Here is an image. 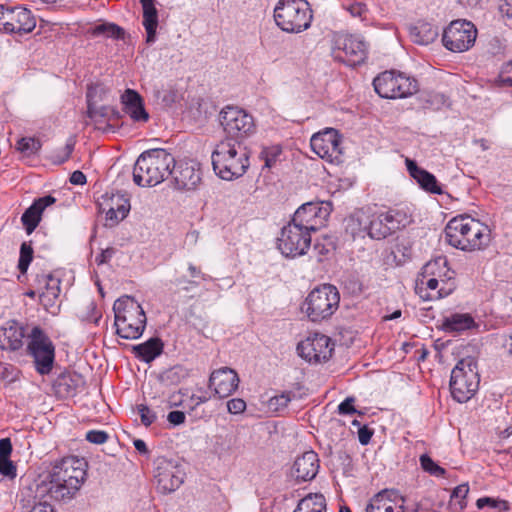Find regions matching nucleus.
I'll list each match as a JSON object with an SVG mask.
<instances>
[{
    "instance_id": "obj_1",
    "label": "nucleus",
    "mask_w": 512,
    "mask_h": 512,
    "mask_svg": "<svg viewBox=\"0 0 512 512\" xmlns=\"http://www.w3.org/2000/svg\"><path fill=\"white\" fill-rule=\"evenodd\" d=\"M444 232L447 243L463 251L485 248L490 242L491 235L487 225L467 215L452 218Z\"/></svg>"
},
{
    "instance_id": "obj_2",
    "label": "nucleus",
    "mask_w": 512,
    "mask_h": 512,
    "mask_svg": "<svg viewBox=\"0 0 512 512\" xmlns=\"http://www.w3.org/2000/svg\"><path fill=\"white\" fill-rule=\"evenodd\" d=\"M174 156L165 149L156 148L142 152L133 168V181L140 187H153L172 174Z\"/></svg>"
},
{
    "instance_id": "obj_3",
    "label": "nucleus",
    "mask_w": 512,
    "mask_h": 512,
    "mask_svg": "<svg viewBox=\"0 0 512 512\" xmlns=\"http://www.w3.org/2000/svg\"><path fill=\"white\" fill-rule=\"evenodd\" d=\"M211 160L215 174L226 181L242 177L250 166L248 148L229 140H221L216 144Z\"/></svg>"
},
{
    "instance_id": "obj_4",
    "label": "nucleus",
    "mask_w": 512,
    "mask_h": 512,
    "mask_svg": "<svg viewBox=\"0 0 512 512\" xmlns=\"http://www.w3.org/2000/svg\"><path fill=\"white\" fill-rule=\"evenodd\" d=\"M116 333L124 339H138L146 326V314L142 306L131 296L118 298L113 305Z\"/></svg>"
},
{
    "instance_id": "obj_5",
    "label": "nucleus",
    "mask_w": 512,
    "mask_h": 512,
    "mask_svg": "<svg viewBox=\"0 0 512 512\" xmlns=\"http://www.w3.org/2000/svg\"><path fill=\"white\" fill-rule=\"evenodd\" d=\"M449 272L445 258L428 262L423 268V278L417 282L416 292L426 301L448 296L454 289L453 283H449Z\"/></svg>"
},
{
    "instance_id": "obj_6",
    "label": "nucleus",
    "mask_w": 512,
    "mask_h": 512,
    "mask_svg": "<svg viewBox=\"0 0 512 512\" xmlns=\"http://www.w3.org/2000/svg\"><path fill=\"white\" fill-rule=\"evenodd\" d=\"M312 18V10L306 0H279L274 9L277 26L288 33L306 30Z\"/></svg>"
},
{
    "instance_id": "obj_7",
    "label": "nucleus",
    "mask_w": 512,
    "mask_h": 512,
    "mask_svg": "<svg viewBox=\"0 0 512 512\" xmlns=\"http://www.w3.org/2000/svg\"><path fill=\"white\" fill-rule=\"evenodd\" d=\"M219 123L225 134L222 140L229 142L244 144L256 133L253 116L238 106H225L219 113Z\"/></svg>"
},
{
    "instance_id": "obj_8",
    "label": "nucleus",
    "mask_w": 512,
    "mask_h": 512,
    "mask_svg": "<svg viewBox=\"0 0 512 512\" xmlns=\"http://www.w3.org/2000/svg\"><path fill=\"white\" fill-rule=\"evenodd\" d=\"M479 382L476 360L472 357L459 360L452 369L450 378V390L453 398L459 403L467 402L477 392Z\"/></svg>"
},
{
    "instance_id": "obj_9",
    "label": "nucleus",
    "mask_w": 512,
    "mask_h": 512,
    "mask_svg": "<svg viewBox=\"0 0 512 512\" xmlns=\"http://www.w3.org/2000/svg\"><path fill=\"white\" fill-rule=\"evenodd\" d=\"M376 93L386 99L407 98L418 92L415 78L395 70L384 71L373 80Z\"/></svg>"
},
{
    "instance_id": "obj_10",
    "label": "nucleus",
    "mask_w": 512,
    "mask_h": 512,
    "mask_svg": "<svg viewBox=\"0 0 512 512\" xmlns=\"http://www.w3.org/2000/svg\"><path fill=\"white\" fill-rule=\"evenodd\" d=\"M339 301L340 295L337 288L324 284L308 294L303 309L311 321L319 322L333 315L339 306Z\"/></svg>"
},
{
    "instance_id": "obj_11",
    "label": "nucleus",
    "mask_w": 512,
    "mask_h": 512,
    "mask_svg": "<svg viewBox=\"0 0 512 512\" xmlns=\"http://www.w3.org/2000/svg\"><path fill=\"white\" fill-rule=\"evenodd\" d=\"M347 230L353 237L367 234L375 240H382L393 234L384 212L368 215L363 210L356 211L349 217Z\"/></svg>"
},
{
    "instance_id": "obj_12",
    "label": "nucleus",
    "mask_w": 512,
    "mask_h": 512,
    "mask_svg": "<svg viewBox=\"0 0 512 512\" xmlns=\"http://www.w3.org/2000/svg\"><path fill=\"white\" fill-rule=\"evenodd\" d=\"M27 352L33 358L36 371L40 375H48L55 359V348L44 331L35 326L28 334Z\"/></svg>"
},
{
    "instance_id": "obj_13",
    "label": "nucleus",
    "mask_w": 512,
    "mask_h": 512,
    "mask_svg": "<svg viewBox=\"0 0 512 512\" xmlns=\"http://www.w3.org/2000/svg\"><path fill=\"white\" fill-rule=\"evenodd\" d=\"M80 490L70 485L66 479L59 477H50L48 475H39L30 484V493L36 497H47L48 499L69 502L76 497Z\"/></svg>"
},
{
    "instance_id": "obj_14",
    "label": "nucleus",
    "mask_w": 512,
    "mask_h": 512,
    "mask_svg": "<svg viewBox=\"0 0 512 512\" xmlns=\"http://www.w3.org/2000/svg\"><path fill=\"white\" fill-rule=\"evenodd\" d=\"M342 137L334 128H325L315 133L310 140L312 151L321 159L333 165H340L344 161Z\"/></svg>"
},
{
    "instance_id": "obj_15",
    "label": "nucleus",
    "mask_w": 512,
    "mask_h": 512,
    "mask_svg": "<svg viewBox=\"0 0 512 512\" xmlns=\"http://www.w3.org/2000/svg\"><path fill=\"white\" fill-rule=\"evenodd\" d=\"M43 474L66 479L70 485L80 490L86 480L87 462L77 456H65L53 461Z\"/></svg>"
},
{
    "instance_id": "obj_16",
    "label": "nucleus",
    "mask_w": 512,
    "mask_h": 512,
    "mask_svg": "<svg viewBox=\"0 0 512 512\" xmlns=\"http://www.w3.org/2000/svg\"><path fill=\"white\" fill-rule=\"evenodd\" d=\"M477 29L475 25L467 20L452 21L444 30L443 45L452 52H465L475 43Z\"/></svg>"
},
{
    "instance_id": "obj_17",
    "label": "nucleus",
    "mask_w": 512,
    "mask_h": 512,
    "mask_svg": "<svg viewBox=\"0 0 512 512\" xmlns=\"http://www.w3.org/2000/svg\"><path fill=\"white\" fill-rule=\"evenodd\" d=\"M277 244L285 257L294 258L306 254L311 244V236L297 224L289 222L282 228Z\"/></svg>"
},
{
    "instance_id": "obj_18",
    "label": "nucleus",
    "mask_w": 512,
    "mask_h": 512,
    "mask_svg": "<svg viewBox=\"0 0 512 512\" xmlns=\"http://www.w3.org/2000/svg\"><path fill=\"white\" fill-rule=\"evenodd\" d=\"M185 476L183 466L177 461L158 459L154 477L159 492L168 494L176 491L183 484Z\"/></svg>"
},
{
    "instance_id": "obj_19",
    "label": "nucleus",
    "mask_w": 512,
    "mask_h": 512,
    "mask_svg": "<svg viewBox=\"0 0 512 512\" xmlns=\"http://www.w3.org/2000/svg\"><path fill=\"white\" fill-rule=\"evenodd\" d=\"M36 26V20L27 8L15 6L4 7L0 30L6 33H29Z\"/></svg>"
},
{
    "instance_id": "obj_20",
    "label": "nucleus",
    "mask_w": 512,
    "mask_h": 512,
    "mask_svg": "<svg viewBox=\"0 0 512 512\" xmlns=\"http://www.w3.org/2000/svg\"><path fill=\"white\" fill-rule=\"evenodd\" d=\"M330 342L328 336L314 334L297 345L298 355L310 363L325 362L332 355L333 347Z\"/></svg>"
},
{
    "instance_id": "obj_21",
    "label": "nucleus",
    "mask_w": 512,
    "mask_h": 512,
    "mask_svg": "<svg viewBox=\"0 0 512 512\" xmlns=\"http://www.w3.org/2000/svg\"><path fill=\"white\" fill-rule=\"evenodd\" d=\"M35 286L38 287L39 301L48 312L55 313L56 300L60 295V278L52 273L36 274Z\"/></svg>"
},
{
    "instance_id": "obj_22",
    "label": "nucleus",
    "mask_w": 512,
    "mask_h": 512,
    "mask_svg": "<svg viewBox=\"0 0 512 512\" xmlns=\"http://www.w3.org/2000/svg\"><path fill=\"white\" fill-rule=\"evenodd\" d=\"M171 175L173 176L174 186L178 190H195L201 182L200 168L194 161L175 162Z\"/></svg>"
},
{
    "instance_id": "obj_23",
    "label": "nucleus",
    "mask_w": 512,
    "mask_h": 512,
    "mask_svg": "<svg viewBox=\"0 0 512 512\" xmlns=\"http://www.w3.org/2000/svg\"><path fill=\"white\" fill-rule=\"evenodd\" d=\"M99 208L101 212L106 213V220L111 221L112 224H117L126 216L130 211L129 199L124 194L105 193L99 200Z\"/></svg>"
},
{
    "instance_id": "obj_24",
    "label": "nucleus",
    "mask_w": 512,
    "mask_h": 512,
    "mask_svg": "<svg viewBox=\"0 0 512 512\" xmlns=\"http://www.w3.org/2000/svg\"><path fill=\"white\" fill-rule=\"evenodd\" d=\"M338 48L344 53L343 61L350 66L364 62L368 44L360 35H346L337 40Z\"/></svg>"
},
{
    "instance_id": "obj_25",
    "label": "nucleus",
    "mask_w": 512,
    "mask_h": 512,
    "mask_svg": "<svg viewBox=\"0 0 512 512\" xmlns=\"http://www.w3.org/2000/svg\"><path fill=\"white\" fill-rule=\"evenodd\" d=\"M327 215V210L323 209L319 203L308 202L296 210L290 222L310 233L317 230L318 225L322 224V220Z\"/></svg>"
},
{
    "instance_id": "obj_26",
    "label": "nucleus",
    "mask_w": 512,
    "mask_h": 512,
    "mask_svg": "<svg viewBox=\"0 0 512 512\" xmlns=\"http://www.w3.org/2000/svg\"><path fill=\"white\" fill-rule=\"evenodd\" d=\"M239 382V377L233 369L222 367L210 375L209 387L213 388L220 398H225L238 388Z\"/></svg>"
},
{
    "instance_id": "obj_27",
    "label": "nucleus",
    "mask_w": 512,
    "mask_h": 512,
    "mask_svg": "<svg viewBox=\"0 0 512 512\" xmlns=\"http://www.w3.org/2000/svg\"><path fill=\"white\" fill-rule=\"evenodd\" d=\"M405 499L395 490L376 494L366 507V512H404Z\"/></svg>"
},
{
    "instance_id": "obj_28",
    "label": "nucleus",
    "mask_w": 512,
    "mask_h": 512,
    "mask_svg": "<svg viewBox=\"0 0 512 512\" xmlns=\"http://www.w3.org/2000/svg\"><path fill=\"white\" fill-rule=\"evenodd\" d=\"M25 331L17 321L10 320L0 328V348L14 352L24 345Z\"/></svg>"
},
{
    "instance_id": "obj_29",
    "label": "nucleus",
    "mask_w": 512,
    "mask_h": 512,
    "mask_svg": "<svg viewBox=\"0 0 512 512\" xmlns=\"http://www.w3.org/2000/svg\"><path fill=\"white\" fill-rule=\"evenodd\" d=\"M319 458L314 451H306L297 457L293 465V475L301 481L314 479L319 471Z\"/></svg>"
},
{
    "instance_id": "obj_30",
    "label": "nucleus",
    "mask_w": 512,
    "mask_h": 512,
    "mask_svg": "<svg viewBox=\"0 0 512 512\" xmlns=\"http://www.w3.org/2000/svg\"><path fill=\"white\" fill-rule=\"evenodd\" d=\"M55 202L56 199L53 196L47 195L36 199L33 204L26 209L22 214L21 221L28 234H31L38 226L43 211Z\"/></svg>"
},
{
    "instance_id": "obj_31",
    "label": "nucleus",
    "mask_w": 512,
    "mask_h": 512,
    "mask_svg": "<svg viewBox=\"0 0 512 512\" xmlns=\"http://www.w3.org/2000/svg\"><path fill=\"white\" fill-rule=\"evenodd\" d=\"M406 166L410 176L416 180L423 190L438 195L443 193L440 184L432 173L418 167L415 161L408 158L406 159Z\"/></svg>"
},
{
    "instance_id": "obj_32",
    "label": "nucleus",
    "mask_w": 512,
    "mask_h": 512,
    "mask_svg": "<svg viewBox=\"0 0 512 512\" xmlns=\"http://www.w3.org/2000/svg\"><path fill=\"white\" fill-rule=\"evenodd\" d=\"M124 111L136 122H146L149 114L146 112L143 100L138 92L127 89L121 96Z\"/></svg>"
},
{
    "instance_id": "obj_33",
    "label": "nucleus",
    "mask_w": 512,
    "mask_h": 512,
    "mask_svg": "<svg viewBox=\"0 0 512 512\" xmlns=\"http://www.w3.org/2000/svg\"><path fill=\"white\" fill-rule=\"evenodd\" d=\"M143 11V26L146 30V42L152 44L156 40V31L158 27V10L155 6V0H140Z\"/></svg>"
},
{
    "instance_id": "obj_34",
    "label": "nucleus",
    "mask_w": 512,
    "mask_h": 512,
    "mask_svg": "<svg viewBox=\"0 0 512 512\" xmlns=\"http://www.w3.org/2000/svg\"><path fill=\"white\" fill-rule=\"evenodd\" d=\"M20 503L24 512H56L47 497H36L30 493V485L21 490Z\"/></svg>"
},
{
    "instance_id": "obj_35",
    "label": "nucleus",
    "mask_w": 512,
    "mask_h": 512,
    "mask_svg": "<svg viewBox=\"0 0 512 512\" xmlns=\"http://www.w3.org/2000/svg\"><path fill=\"white\" fill-rule=\"evenodd\" d=\"M442 326L447 332H464L477 328L478 324L469 313H453L444 317Z\"/></svg>"
},
{
    "instance_id": "obj_36",
    "label": "nucleus",
    "mask_w": 512,
    "mask_h": 512,
    "mask_svg": "<svg viewBox=\"0 0 512 512\" xmlns=\"http://www.w3.org/2000/svg\"><path fill=\"white\" fill-rule=\"evenodd\" d=\"M384 213L393 233L404 229L413 222L412 210L408 206H396L384 211Z\"/></svg>"
},
{
    "instance_id": "obj_37",
    "label": "nucleus",
    "mask_w": 512,
    "mask_h": 512,
    "mask_svg": "<svg viewBox=\"0 0 512 512\" xmlns=\"http://www.w3.org/2000/svg\"><path fill=\"white\" fill-rule=\"evenodd\" d=\"M133 351L140 360L149 363L163 351V342L159 338H150L144 343L133 347Z\"/></svg>"
},
{
    "instance_id": "obj_38",
    "label": "nucleus",
    "mask_w": 512,
    "mask_h": 512,
    "mask_svg": "<svg viewBox=\"0 0 512 512\" xmlns=\"http://www.w3.org/2000/svg\"><path fill=\"white\" fill-rule=\"evenodd\" d=\"M327 504L324 495L309 493L302 498L293 512H326Z\"/></svg>"
},
{
    "instance_id": "obj_39",
    "label": "nucleus",
    "mask_w": 512,
    "mask_h": 512,
    "mask_svg": "<svg viewBox=\"0 0 512 512\" xmlns=\"http://www.w3.org/2000/svg\"><path fill=\"white\" fill-rule=\"evenodd\" d=\"M412 40L420 45L432 43L438 36V29L428 23H420L410 30Z\"/></svg>"
},
{
    "instance_id": "obj_40",
    "label": "nucleus",
    "mask_w": 512,
    "mask_h": 512,
    "mask_svg": "<svg viewBox=\"0 0 512 512\" xmlns=\"http://www.w3.org/2000/svg\"><path fill=\"white\" fill-rule=\"evenodd\" d=\"M91 35L95 37L105 36L120 39L124 35V30L113 23H103L96 25L91 29Z\"/></svg>"
},
{
    "instance_id": "obj_41",
    "label": "nucleus",
    "mask_w": 512,
    "mask_h": 512,
    "mask_svg": "<svg viewBox=\"0 0 512 512\" xmlns=\"http://www.w3.org/2000/svg\"><path fill=\"white\" fill-rule=\"evenodd\" d=\"M188 376V371L181 365H175L161 373V381L169 384L176 385Z\"/></svg>"
},
{
    "instance_id": "obj_42",
    "label": "nucleus",
    "mask_w": 512,
    "mask_h": 512,
    "mask_svg": "<svg viewBox=\"0 0 512 512\" xmlns=\"http://www.w3.org/2000/svg\"><path fill=\"white\" fill-rule=\"evenodd\" d=\"M109 88L102 83L91 84L87 88V103L98 104V102L106 99Z\"/></svg>"
},
{
    "instance_id": "obj_43",
    "label": "nucleus",
    "mask_w": 512,
    "mask_h": 512,
    "mask_svg": "<svg viewBox=\"0 0 512 512\" xmlns=\"http://www.w3.org/2000/svg\"><path fill=\"white\" fill-rule=\"evenodd\" d=\"M33 260V248L27 242H23L20 247V256L18 261V269L22 274H25L28 267Z\"/></svg>"
},
{
    "instance_id": "obj_44",
    "label": "nucleus",
    "mask_w": 512,
    "mask_h": 512,
    "mask_svg": "<svg viewBox=\"0 0 512 512\" xmlns=\"http://www.w3.org/2000/svg\"><path fill=\"white\" fill-rule=\"evenodd\" d=\"M113 112V109L109 106H97V104L87 103V115L95 122L108 118Z\"/></svg>"
},
{
    "instance_id": "obj_45",
    "label": "nucleus",
    "mask_w": 512,
    "mask_h": 512,
    "mask_svg": "<svg viewBox=\"0 0 512 512\" xmlns=\"http://www.w3.org/2000/svg\"><path fill=\"white\" fill-rule=\"evenodd\" d=\"M469 493V487L467 484H461L457 486L451 495V505L458 506V510L462 511L466 505V497Z\"/></svg>"
},
{
    "instance_id": "obj_46",
    "label": "nucleus",
    "mask_w": 512,
    "mask_h": 512,
    "mask_svg": "<svg viewBox=\"0 0 512 512\" xmlns=\"http://www.w3.org/2000/svg\"><path fill=\"white\" fill-rule=\"evenodd\" d=\"M420 464L424 471L436 477H443L446 473L445 469L435 463L428 455L420 457Z\"/></svg>"
},
{
    "instance_id": "obj_47",
    "label": "nucleus",
    "mask_w": 512,
    "mask_h": 512,
    "mask_svg": "<svg viewBox=\"0 0 512 512\" xmlns=\"http://www.w3.org/2000/svg\"><path fill=\"white\" fill-rule=\"evenodd\" d=\"M281 148L279 146H271L264 148L260 154L261 158L265 162V167L271 168L277 162L279 156L281 155Z\"/></svg>"
},
{
    "instance_id": "obj_48",
    "label": "nucleus",
    "mask_w": 512,
    "mask_h": 512,
    "mask_svg": "<svg viewBox=\"0 0 512 512\" xmlns=\"http://www.w3.org/2000/svg\"><path fill=\"white\" fill-rule=\"evenodd\" d=\"M476 505L479 509L489 507L491 509L497 510L498 512L506 511L508 509L507 502L498 501L490 497L479 498L476 501Z\"/></svg>"
},
{
    "instance_id": "obj_49",
    "label": "nucleus",
    "mask_w": 512,
    "mask_h": 512,
    "mask_svg": "<svg viewBox=\"0 0 512 512\" xmlns=\"http://www.w3.org/2000/svg\"><path fill=\"white\" fill-rule=\"evenodd\" d=\"M290 401H291L290 393H282L280 395L270 398V400L268 402V406L271 410H273L275 412H280L288 406Z\"/></svg>"
},
{
    "instance_id": "obj_50",
    "label": "nucleus",
    "mask_w": 512,
    "mask_h": 512,
    "mask_svg": "<svg viewBox=\"0 0 512 512\" xmlns=\"http://www.w3.org/2000/svg\"><path fill=\"white\" fill-rule=\"evenodd\" d=\"M137 411L140 415L141 423L148 427L157 420V414L145 404L137 405Z\"/></svg>"
},
{
    "instance_id": "obj_51",
    "label": "nucleus",
    "mask_w": 512,
    "mask_h": 512,
    "mask_svg": "<svg viewBox=\"0 0 512 512\" xmlns=\"http://www.w3.org/2000/svg\"><path fill=\"white\" fill-rule=\"evenodd\" d=\"M40 148V141L34 138H22L18 141V149L24 153L32 154L37 152Z\"/></svg>"
},
{
    "instance_id": "obj_52",
    "label": "nucleus",
    "mask_w": 512,
    "mask_h": 512,
    "mask_svg": "<svg viewBox=\"0 0 512 512\" xmlns=\"http://www.w3.org/2000/svg\"><path fill=\"white\" fill-rule=\"evenodd\" d=\"M16 466L10 459H4L0 457V475L15 478L16 477Z\"/></svg>"
},
{
    "instance_id": "obj_53",
    "label": "nucleus",
    "mask_w": 512,
    "mask_h": 512,
    "mask_svg": "<svg viewBox=\"0 0 512 512\" xmlns=\"http://www.w3.org/2000/svg\"><path fill=\"white\" fill-rule=\"evenodd\" d=\"M109 435L102 430H90L86 433V440L94 444H103Z\"/></svg>"
},
{
    "instance_id": "obj_54",
    "label": "nucleus",
    "mask_w": 512,
    "mask_h": 512,
    "mask_svg": "<svg viewBox=\"0 0 512 512\" xmlns=\"http://www.w3.org/2000/svg\"><path fill=\"white\" fill-rule=\"evenodd\" d=\"M228 412L231 414H241L246 410V402L241 398H233L227 402Z\"/></svg>"
},
{
    "instance_id": "obj_55",
    "label": "nucleus",
    "mask_w": 512,
    "mask_h": 512,
    "mask_svg": "<svg viewBox=\"0 0 512 512\" xmlns=\"http://www.w3.org/2000/svg\"><path fill=\"white\" fill-rule=\"evenodd\" d=\"M16 368L10 364L0 363V376L9 382L15 380Z\"/></svg>"
},
{
    "instance_id": "obj_56",
    "label": "nucleus",
    "mask_w": 512,
    "mask_h": 512,
    "mask_svg": "<svg viewBox=\"0 0 512 512\" xmlns=\"http://www.w3.org/2000/svg\"><path fill=\"white\" fill-rule=\"evenodd\" d=\"M355 399L353 397L346 398L343 402H341L338 406V412L342 415L354 414L356 413V409L354 407Z\"/></svg>"
},
{
    "instance_id": "obj_57",
    "label": "nucleus",
    "mask_w": 512,
    "mask_h": 512,
    "mask_svg": "<svg viewBox=\"0 0 512 512\" xmlns=\"http://www.w3.org/2000/svg\"><path fill=\"white\" fill-rule=\"evenodd\" d=\"M347 10L353 17L364 18L367 13V7L365 4L360 2H355L348 6Z\"/></svg>"
},
{
    "instance_id": "obj_58",
    "label": "nucleus",
    "mask_w": 512,
    "mask_h": 512,
    "mask_svg": "<svg viewBox=\"0 0 512 512\" xmlns=\"http://www.w3.org/2000/svg\"><path fill=\"white\" fill-rule=\"evenodd\" d=\"M12 453V443L9 438L0 439V457L10 459Z\"/></svg>"
},
{
    "instance_id": "obj_59",
    "label": "nucleus",
    "mask_w": 512,
    "mask_h": 512,
    "mask_svg": "<svg viewBox=\"0 0 512 512\" xmlns=\"http://www.w3.org/2000/svg\"><path fill=\"white\" fill-rule=\"evenodd\" d=\"M372 435L373 431L369 429L367 426L359 427L358 439L362 445H367L370 442Z\"/></svg>"
},
{
    "instance_id": "obj_60",
    "label": "nucleus",
    "mask_w": 512,
    "mask_h": 512,
    "mask_svg": "<svg viewBox=\"0 0 512 512\" xmlns=\"http://www.w3.org/2000/svg\"><path fill=\"white\" fill-rule=\"evenodd\" d=\"M115 254L114 248H107L105 250H102L99 255L96 256L95 262L98 265H102L104 263H107Z\"/></svg>"
},
{
    "instance_id": "obj_61",
    "label": "nucleus",
    "mask_w": 512,
    "mask_h": 512,
    "mask_svg": "<svg viewBox=\"0 0 512 512\" xmlns=\"http://www.w3.org/2000/svg\"><path fill=\"white\" fill-rule=\"evenodd\" d=\"M500 77L504 83L512 85V60L503 66Z\"/></svg>"
},
{
    "instance_id": "obj_62",
    "label": "nucleus",
    "mask_w": 512,
    "mask_h": 512,
    "mask_svg": "<svg viewBox=\"0 0 512 512\" xmlns=\"http://www.w3.org/2000/svg\"><path fill=\"white\" fill-rule=\"evenodd\" d=\"M185 418V414L178 410L171 411L167 416V420L173 425H180L184 423Z\"/></svg>"
},
{
    "instance_id": "obj_63",
    "label": "nucleus",
    "mask_w": 512,
    "mask_h": 512,
    "mask_svg": "<svg viewBox=\"0 0 512 512\" xmlns=\"http://www.w3.org/2000/svg\"><path fill=\"white\" fill-rule=\"evenodd\" d=\"M429 102L431 105H435L437 109L441 106H449L448 98L444 94L437 93L432 95Z\"/></svg>"
},
{
    "instance_id": "obj_64",
    "label": "nucleus",
    "mask_w": 512,
    "mask_h": 512,
    "mask_svg": "<svg viewBox=\"0 0 512 512\" xmlns=\"http://www.w3.org/2000/svg\"><path fill=\"white\" fill-rule=\"evenodd\" d=\"M500 11L509 18H512V0H501Z\"/></svg>"
}]
</instances>
